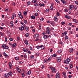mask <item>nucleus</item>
I'll use <instances>...</instances> for the list:
<instances>
[{"instance_id": "nucleus-29", "label": "nucleus", "mask_w": 78, "mask_h": 78, "mask_svg": "<svg viewBox=\"0 0 78 78\" xmlns=\"http://www.w3.org/2000/svg\"><path fill=\"white\" fill-rule=\"evenodd\" d=\"M62 52V50H60L58 51L57 53H61Z\"/></svg>"}, {"instance_id": "nucleus-25", "label": "nucleus", "mask_w": 78, "mask_h": 78, "mask_svg": "<svg viewBox=\"0 0 78 78\" xmlns=\"http://www.w3.org/2000/svg\"><path fill=\"white\" fill-rule=\"evenodd\" d=\"M65 0H61V2L63 4H66V2L64 1Z\"/></svg>"}, {"instance_id": "nucleus-24", "label": "nucleus", "mask_w": 78, "mask_h": 78, "mask_svg": "<svg viewBox=\"0 0 78 78\" xmlns=\"http://www.w3.org/2000/svg\"><path fill=\"white\" fill-rule=\"evenodd\" d=\"M54 20L55 22H56V21H57L58 19H57V16H54Z\"/></svg>"}, {"instance_id": "nucleus-51", "label": "nucleus", "mask_w": 78, "mask_h": 78, "mask_svg": "<svg viewBox=\"0 0 78 78\" xmlns=\"http://www.w3.org/2000/svg\"><path fill=\"white\" fill-rule=\"evenodd\" d=\"M46 62H47V59H44V63H46Z\"/></svg>"}, {"instance_id": "nucleus-7", "label": "nucleus", "mask_w": 78, "mask_h": 78, "mask_svg": "<svg viewBox=\"0 0 78 78\" xmlns=\"http://www.w3.org/2000/svg\"><path fill=\"white\" fill-rule=\"evenodd\" d=\"M16 69L17 70L19 73H21L22 72V71H21V69H20L19 68H18L17 67H16Z\"/></svg>"}, {"instance_id": "nucleus-28", "label": "nucleus", "mask_w": 78, "mask_h": 78, "mask_svg": "<svg viewBox=\"0 0 78 78\" xmlns=\"http://www.w3.org/2000/svg\"><path fill=\"white\" fill-rule=\"evenodd\" d=\"M23 51L24 52H25L26 53H27V51L26 49H25V48H23Z\"/></svg>"}, {"instance_id": "nucleus-19", "label": "nucleus", "mask_w": 78, "mask_h": 78, "mask_svg": "<svg viewBox=\"0 0 78 78\" xmlns=\"http://www.w3.org/2000/svg\"><path fill=\"white\" fill-rule=\"evenodd\" d=\"M31 73V71L30 70L27 72V75H30Z\"/></svg>"}, {"instance_id": "nucleus-38", "label": "nucleus", "mask_w": 78, "mask_h": 78, "mask_svg": "<svg viewBox=\"0 0 78 78\" xmlns=\"http://www.w3.org/2000/svg\"><path fill=\"white\" fill-rule=\"evenodd\" d=\"M61 24L62 25H64L65 24V22H61Z\"/></svg>"}, {"instance_id": "nucleus-44", "label": "nucleus", "mask_w": 78, "mask_h": 78, "mask_svg": "<svg viewBox=\"0 0 78 78\" xmlns=\"http://www.w3.org/2000/svg\"><path fill=\"white\" fill-rule=\"evenodd\" d=\"M27 14V12L24 11V14L25 16H26Z\"/></svg>"}, {"instance_id": "nucleus-37", "label": "nucleus", "mask_w": 78, "mask_h": 78, "mask_svg": "<svg viewBox=\"0 0 78 78\" xmlns=\"http://www.w3.org/2000/svg\"><path fill=\"white\" fill-rule=\"evenodd\" d=\"M53 56L54 57H56V56H57V55L55 54H54L53 55Z\"/></svg>"}, {"instance_id": "nucleus-43", "label": "nucleus", "mask_w": 78, "mask_h": 78, "mask_svg": "<svg viewBox=\"0 0 78 78\" xmlns=\"http://www.w3.org/2000/svg\"><path fill=\"white\" fill-rule=\"evenodd\" d=\"M26 31H28V27H26L25 28Z\"/></svg>"}, {"instance_id": "nucleus-45", "label": "nucleus", "mask_w": 78, "mask_h": 78, "mask_svg": "<svg viewBox=\"0 0 78 78\" xmlns=\"http://www.w3.org/2000/svg\"><path fill=\"white\" fill-rule=\"evenodd\" d=\"M35 6H39V4H34Z\"/></svg>"}, {"instance_id": "nucleus-21", "label": "nucleus", "mask_w": 78, "mask_h": 78, "mask_svg": "<svg viewBox=\"0 0 78 78\" xmlns=\"http://www.w3.org/2000/svg\"><path fill=\"white\" fill-rule=\"evenodd\" d=\"M12 46V47L13 48H14V47H15L17 46V44L16 43H14V44H13Z\"/></svg>"}, {"instance_id": "nucleus-42", "label": "nucleus", "mask_w": 78, "mask_h": 78, "mask_svg": "<svg viewBox=\"0 0 78 78\" xmlns=\"http://www.w3.org/2000/svg\"><path fill=\"white\" fill-rule=\"evenodd\" d=\"M70 7H71V8H74V6L73 5H70Z\"/></svg>"}, {"instance_id": "nucleus-56", "label": "nucleus", "mask_w": 78, "mask_h": 78, "mask_svg": "<svg viewBox=\"0 0 78 78\" xmlns=\"http://www.w3.org/2000/svg\"><path fill=\"white\" fill-rule=\"evenodd\" d=\"M56 2L57 3H59V1L58 0H55Z\"/></svg>"}, {"instance_id": "nucleus-59", "label": "nucleus", "mask_w": 78, "mask_h": 78, "mask_svg": "<svg viewBox=\"0 0 78 78\" xmlns=\"http://www.w3.org/2000/svg\"><path fill=\"white\" fill-rule=\"evenodd\" d=\"M24 22L26 24H27V20H24Z\"/></svg>"}, {"instance_id": "nucleus-30", "label": "nucleus", "mask_w": 78, "mask_h": 78, "mask_svg": "<svg viewBox=\"0 0 78 78\" xmlns=\"http://www.w3.org/2000/svg\"><path fill=\"white\" fill-rule=\"evenodd\" d=\"M26 37H28L29 36V34L27 33L25 34Z\"/></svg>"}, {"instance_id": "nucleus-18", "label": "nucleus", "mask_w": 78, "mask_h": 78, "mask_svg": "<svg viewBox=\"0 0 78 78\" xmlns=\"http://www.w3.org/2000/svg\"><path fill=\"white\" fill-rule=\"evenodd\" d=\"M25 43L26 45H28V40H25Z\"/></svg>"}, {"instance_id": "nucleus-36", "label": "nucleus", "mask_w": 78, "mask_h": 78, "mask_svg": "<svg viewBox=\"0 0 78 78\" xmlns=\"http://www.w3.org/2000/svg\"><path fill=\"white\" fill-rule=\"evenodd\" d=\"M65 39H68V38H69V37H68V36L67 35H65Z\"/></svg>"}, {"instance_id": "nucleus-48", "label": "nucleus", "mask_w": 78, "mask_h": 78, "mask_svg": "<svg viewBox=\"0 0 78 78\" xmlns=\"http://www.w3.org/2000/svg\"><path fill=\"white\" fill-rule=\"evenodd\" d=\"M67 34V31H65L64 32V34L65 35H66V34Z\"/></svg>"}, {"instance_id": "nucleus-2", "label": "nucleus", "mask_w": 78, "mask_h": 78, "mask_svg": "<svg viewBox=\"0 0 78 78\" xmlns=\"http://www.w3.org/2000/svg\"><path fill=\"white\" fill-rule=\"evenodd\" d=\"M36 48H37V49H39L40 48H41V50H43V49H44V46H43V45H41L40 46H37L36 47Z\"/></svg>"}, {"instance_id": "nucleus-10", "label": "nucleus", "mask_w": 78, "mask_h": 78, "mask_svg": "<svg viewBox=\"0 0 78 78\" xmlns=\"http://www.w3.org/2000/svg\"><path fill=\"white\" fill-rule=\"evenodd\" d=\"M70 61V59L69 58H67L66 59V64H68L69 63V62Z\"/></svg>"}, {"instance_id": "nucleus-57", "label": "nucleus", "mask_w": 78, "mask_h": 78, "mask_svg": "<svg viewBox=\"0 0 78 78\" xmlns=\"http://www.w3.org/2000/svg\"><path fill=\"white\" fill-rule=\"evenodd\" d=\"M68 77L69 78H72V75H69V76Z\"/></svg>"}, {"instance_id": "nucleus-13", "label": "nucleus", "mask_w": 78, "mask_h": 78, "mask_svg": "<svg viewBox=\"0 0 78 78\" xmlns=\"http://www.w3.org/2000/svg\"><path fill=\"white\" fill-rule=\"evenodd\" d=\"M9 65L10 69H11L12 67V64H11V62H10L9 63Z\"/></svg>"}, {"instance_id": "nucleus-49", "label": "nucleus", "mask_w": 78, "mask_h": 78, "mask_svg": "<svg viewBox=\"0 0 78 78\" xmlns=\"http://www.w3.org/2000/svg\"><path fill=\"white\" fill-rule=\"evenodd\" d=\"M72 9H73V8H72V7H70L69 8V10H70V11H72Z\"/></svg>"}, {"instance_id": "nucleus-55", "label": "nucleus", "mask_w": 78, "mask_h": 78, "mask_svg": "<svg viewBox=\"0 0 78 78\" xmlns=\"http://www.w3.org/2000/svg\"><path fill=\"white\" fill-rule=\"evenodd\" d=\"M42 34L43 35H45V34H46V33L45 32H43L42 33Z\"/></svg>"}, {"instance_id": "nucleus-32", "label": "nucleus", "mask_w": 78, "mask_h": 78, "mask_svg": "<svg viewBox=\"0 0 78 78\" xmlns=\"http://www.w3.org/2000/svg\"><path fill=\"white\" fill-rule=\"evenodd\" d=\"M51 61V58L50 57H49V58H48V59H47V61Z\"/></svg>"}, {"instance_id": "nucleus-53", "label": "nucleus", "mask_w": 78, "mask_h": 78, "mask_svg": "<svg viewBox=\"0 0 78 78\" xmlns=\"http://www.w3.org/2000/svg\"><path fill=\"white\" fill-rule=\"evenodd\" d=\"M14 19V16H13V15L12 16V17H11V19H12V20H13Z\"/></svg>"}, {"instance_id": "nucleus-20", "label": "nucleus", "mask_w": 78, "mask_h": 78, "mask_svg": "<svg viewBox=\"0 0 78 78\" xmlns=\"http://www.w3.org/2000/svg\"><path fill=\"white\" fill-rule=\"evenodd\" d=\"M50 24H51L52 25H54V24H55V22L53 21H51Z\"/></svg>"}, {"instance_id": "nucleus-54", "label": "nucleus", "mask_w": 78, "mask_h": 78, "mask_svg": "<svg viewBox=\"0 0 78 78\" xmlns=\"http://www.w3.org/2000/svg\"><path fill=\"white\" fill-rule=\"evenodd\" d=\"M54 28H51L50 29V31H52L53 30H54Z\"/></svg>"}, {"instance_id": "nucleus-26", "label": "nucleus", "mask_w": 78, "mask_h": 78, "mask_svg": "<svg viewBox=\"0 0 78 78\" xmlns=\"http://www.w3.org/2000/svg\"><path fill=\"white\" fill-rule=\"evenodd\" d=\"M30 17L32 19H35V16H30Z\"/></svg>"}, {"instance_id": "nucleus-35", "label": "nucleus", "mask_w": 78, "mask_h": 78, "mask_svg": "<svg viewBox=\"0 0 78 78\" xmlns=\"http://www.w3.org/2000/svg\"><path fill=\"white\" fill-rule=\"evenodd\" d=\"M15 60H19V58L18 57H16L15 58Z\"/></svg>"}, {"instance_id": "nucleus-9", "label": "nucleus", "mask_w": 78, "mask_h": 78, "mask_svg": "<svg viewBox=\"0 0 78 78\" xmlns=\"http://www.w3.org/2000/svg\"><path fill=\"white\" fill-rule=\"evenodd\" d=\"M39 37V34H36L34 35V38L35 39V38H38Z\"/></svg>"}, {"instance_id": "nucleus-22", "label": "nucleus", "mask_w": 78, "mask_h": 78, "mask_svg": "<svg viewBox=\"0 0 78 78\" xmlns=\"http://www.w3.org/2000/svg\"><path fill=\"white\" fill-rule=\"evenodd\" d=\"M3 55L5 56V57H8V55L6 54V53H5V52H4Z\"/></svg>"}, {"instance_id": "nucleus-34", "label": "nucleus", "mask_w": 78, "mask_h": 78, "mask_svg": "<svg viewBox=\"0 0 78 78\" xmlns=\"http://www.w3.org/2000/svg\"><path fill=\"white\" fill-rule=\"evenodd\" d=\"M70 66V69H72V68H73V66L72 64H71L69 66Z\"/></svg>"}, {"instance_id": "nucleus-15", "label": "nucleus", "mask_w": 78, "mask_h": 78, "mask_svg": "<svg viewBox=\"0 0 78 78\" xmlns=\"http://www.w3.org/2000/svg\"><path fill=\"white\" fill-rule=\"evenodd\" d=\"M69 51L70 53H72V52H73V48H71L69 50Z\"/></svg>"}, {"instance_id": "nucleus-14", "label": "nucleus", "mask_w": 78, "mask_h": 78, "mask_svg": "<svg viewBox=\"0 0 78 78\" xmlns=\"http://www.w3.org/2000/svg\"><path fill=\"white\" fill-rule=\"evenodd\" d=\"M44 39H48V36L47 35H44L43 36Z\"/></svg>"}, {"instance_id": "nucleus-58", "label": "nucleus", "mask_w": 78, "mask_h": 78, "mask_svg": "<svg viewBox=\"0 0 78 78\" xmlns=\"http://www.w3.org/2000/svg\"><path fill=\"white\" fill-rule=\"evenodd\" d=\"M20 37H17V39L18 40V41H19V40H20Z\"/></svg>"}, {"instance_id": "nucleus-62", "label": "nucleus", "mask_w": 78, "mask_h": 78, "mask_svg": "<svg viewBox=\"0 0 78 78\" xmlns=\"http://www.w3.org/2000/svg\"><path fill=\"white\" fill-rule=\"evenodd\" d=\"M32 32H33V33H34V32H35V29H33V30H32Z\"/></svg>"}, {"instance_id": "nucleus-41", "label": "nucleus", "mask_w": 78, "mask_h": 78, "mask_svg": "<svg viewBox=\"0 0 78 78\" xmlns=\"http://www.w3.org/2000/svg\"><path fill=\"white\" fill-rule=\"evenodd\" d=\"M49 9H47L46 10V12H49Z\"/></svg>"}, {"instance_id": "nucleus-12", "label": "nucleus", "mask_w": 78, "mask_h": 78, "mask_svg": "<svg viewBox=\"0 0 78 78\" xmlns=\"http://www.w3.org/2000/svg\"><path fill=\"white\" fill-rule=\"evenodd\" d=\"M9 74V75H10V76H12V75H13V73L12 72L10 71L8 73Z\"/></svg>"}, {"instance_id": "nucleus-50", "label": "nucleus", "mask_w": 78, "mask_h": 78, "mask_svg": "<svg viewBox=\"0 0 78 78\" xmlns=\"http://www.w3.org/2000/svg\"><path fill=\"white\" fill-rule=\"evenodd\" d=\"M43 20H44V19L42 18H41L40 19V21H41V22H42V21H43Z\"/></svg>"}, {"instance_id": "nucleus-8", "label": "nucleus", "mask_w": 78, "mask_h": 78, "mask_svg": "<svg viewBox=\"0 0 78 78\" xmlns=\"http://www.w3.org/2000/svg\"><path fill=\"white\" fill-rule=\"evenodd\" d=\"M20 31H23L24 30V27H23L22 26H21L20 27Z\"/></svg>"}, {"instance_id": "nucleus-3", "label": "nucleus", "mask_w": 78, "mask_h": 78, "mask_svg": "<svg viewBox=\"0 0 78 78\" xmlns=\"http://www.w3.org/2000/svg\"><path fill=\"white\" fill-rule=\"evenodd\" d=\"M46 30H47L46 32V34H49L50 33V31L49 30H50V28H49V27H47Z\"/></svg>"}, {"instance_id": "nucleus-47", "label": "nucleus", "mask_w": 78, "mask_h": 78, "mask_svg": "<svg viewBox=\"0 0 78 78\" xmlns=\"http://www.w3.org/2000/svg\"><path fill=\"white\" fill-rule=\"evenodd\" d=\"M41 27H42V26L41 25H40V26L39 27V30H41Z\"/></svg>"}, {"instance_id": "nucleus-6", "label": "nucleus", "mask_w": 78, "mask_h": 78, "mask_svg": "<svg viewBox=\"0 0 78 78\" xmlns=\"http://www.w3.org/2000/svg\"><path fill=\"white\" fill-rule=\"evenodd\" d=\"M56 78H60V75H59V73L58 72L56 75Z\"/></svg>"}, {"instance_id": "nucleus-1", "label": "nucleus", "mask_w": 78, "mask_h": 78, "mask_svg": "<svg viewBox=\"0 0 78 78\" xmlns=\"http://www.w3.org/2000/svg\"><path fill=\"white\" fill-rule=\"evenodd\" d=\"M2 47L4 49H8L9 48V47L6 46V45L5 44L2 45Z\"/></svg>"}, {"instance_id": "nucleus-40", "label": "nucleus", "mask_w": 78, "mask_h": 78, "mask_svg": "<svg viewBox=\"0 0 78 78\" xmlns=\"http://www.w3.org/2000/svg\"><path fill=\"white\" fill-rule=\"evenodd\" d=\"M21 75L22 77H25V74H24V73H22Z\"/></svg>"}, {"instance_id": "nucleus-17", "label": "nucleus", "mask_w": 78, "mask_h": 78, "mask_svg": "<svg viewBox=\"0 0 78 78\" xmlns=\"http://www.w3.org/2000/svg\"><path fill=\"white\" fill-rule=\"evenodd\" d=\"M5 78H8L9 77V74L8 73L7 74L5 73Z\"/></svg>"}, {"instance_id": "nucleus-11", "label": "nucleus", "mask_w": 78, "mask_h": 78, "mask_svg": "<svg viewBox=\"0 0 78 78\" xmlns=\"http://www.w3.org/2000/svg\"><path fill=\"white\" fill-rule=\"evenodd\" d=\"M61 57H59L57 58V60L58 62H60V61H61Z\"/></svg>"}, {"instance_id": "nucleus-5", "label": "nucleus", "mask_w": 78, "mask_h": 78, "mask_svg": "<svg viewBox=\"0 0 78 78\" xmlns=\"http://www.w3.org/2000/svg\"><path fill=\"white\" fill-rule=\"evenodd\" d=\"M18 15L19 17L20 18V19H23V16L22 15V13L20 12H19Z\"/></svg>"}, {"instance_id": "nucleus-52", "label": "nucleus", "mask_w": 78, "mask_h": 78, "mask_svg": "<svg viewBox=\"0 0 78 78\" xmlns=\"http://www.w3.org/2000/svg\"><path fill=\"white\" fill-rule=\"evenodd\" d=\"M73 21L74 22H75V23H77V22H78L76 20H74Z\"/></svg>"}, {"instance_id": "nucleus-27", "label": "nucleus", "mask_w": 78, "mask_h": 78, "mask_svg": "<svg viewBox=\"0 0 78 78\" xmlns=\"http://www.w3.org/2000/svg\"><path fill=\"white\" fill-rule=\"evenodd\" d=\"M0 34L2 36H4V34L1 32H0Z\"/></svg>"}, {"instance_id": "nucleus-23", "label": "nucleus", "mask_w": 78, "mask_h": 78, "mask_svg": "<svg viewBox=\"0 0 78 78\" xmlns=\"http://www.w3.org/2000/svg\"><path fill=\"white\" fill-rule=\"evenodd\" d=\"M50 9L51 11H52V10L53 9V5H51L50 7Z\"/></svg>"}, {"instance_id": "nucleus-60", "label": "nucleus", "mask_w": 78, "mask_h": 78, "mask_svg": "<svg viewBox=\"0 0 78 78\" xmlns=\"http://www.w3.org/2000/svg\"><path fill=\"white\" fill-rule=\"evenodd\" d=\"M30 58H34V56L32 55L30 57Z\"/></svg>"}, {"instance_id": "nucleus-63", "label": "nucleus", "mask_w": 78, "mask_h": 78, "mask_svg": "<svg viewBox=\"0 0 78 78\" xmlns=\"http://www.w3.org/2000/svg\"><path fill=\"white\" fill-rule=\"evenodd\" d=\"M9 40L10 41H13V39L12 38H11L9 39Z\"/></svg>"}, {"instance_id": "nucleus-64", "label": "nucleus", "mask_w": 78, "mask_h": 78, "mask_svg": "<svg viewBox=\"0 0 78 78\" xmlns=\"http://www.w3.org/2000/svg\"><path fill=\"white\" fill-rule=\"evenodd\" d=\"M28 53L29 54H31V52H30V50L28 51Z\"/></svg>"}, {"instance_id": "nucleus-31", "label": "nucleus", "mask_w": 78, "mask_h": 78, "mask_svg": "<svg viewBox=\"0 0 78 78\" xmlns=\"http://www.w3.org/2000/svg\"><path fill=\"white\" fill-rule=\"evenodd\" d=\"M12 15L13 16L15 17H17V16L16 15L15 13H13Z\"/></svg>"}, {"instance_id": "nucleus-39", "label": "nucleus", "mask_w": 78, "mask_h": 78, "mask_svg": "<svg viewBox=\"0 0 78 78\" xmlns=\"http://www.w3.org/2000/svg\"><path fill=\"white\" fill-rule=\"evenodd\" d=\"M5 42H7V41L8 40V39L7 38V37H5Z\"/></svg>"}, {"instance_id": "nucleus-33", "label": "nucleus", "mask_w": 78, "mask_h": 78, "mask_svg": "<svg viewBox=\"0 0 78 78\" xmlns=\"http://www.w3.org/2000/svg\"><path fill=\"white\" fill-rule=\"evenodd\" d=\"M31 3V2H30V1H29L27 3V5L28 6V5H30Z\"/></svg>"}, {"instance_id": "nucleus-16", "label": "nucleus", "mask_w": 78, "mask_h": 78, "mask_svg": "<svg viewBox=\"0 0 78 78\" xmlns=\"http://www.w3.org/2000/svg\"><path fill=\"white\" fill-rule=\"evenodd\" d=\"M62 74L63 75H64L65 78H67V76L66 75V74L65 72H63Z\"/></svg>"}, {"instance_id": "nucleus-61", "label": "nucleus", "mask_w": 78, "mask_h": 78, "mask_svg": "<svg viewBox=\"0 0 78 78\" xmlns=\"http://www.w3.org/2000/svg\"><path fill=\"white\" fill-rule=\"evenodd\" d=\"M47 22L48 23H50V22H51V21H48Z\"/></svg>"}, {"instance_id": "nucleus-46", "label": "nucleus", "mask_w": 78, "mask_h": 78, "mask_svg": "<svg viewBox=\"0 0 78 78\" xmlns=\"http://www.w3.org/2000/svg\"><path fill=\"white\" fill-rule=\"evenodd\" d=\"M20 23L22 25H23V26H25V24L23 23L22 22H21Z\"/></svg>"}, {"instance_id": "nucleus-4", "label": "nucleus", "mask_w": 78, "mask_h": 78, "mask_svg": "<svg viewBox=\"0 0 78 78\" xmlns=\"http://www.w3.org/2000/svg\"><path fill=\"white\" fill-rule=\"evenodd\" d=\"M50 69L52 70V72H55L56 71V69H55V67H50Z\"/></svg>"}]
</instances>
